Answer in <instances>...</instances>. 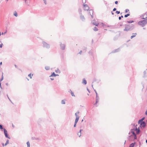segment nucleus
<instances>
[{
  "mask_svg": "<svg viewBox=\"0 0 147 147\" xmlns=\"http://www.w3.org/2000/svg\"><path fill=\"white\" fill-rule=\"evenodd\" d=\"M140 124V127L141 128H144L146 126V123L145 121H143Z\"/></svg>",
  "mask_w": 147,
  "mask_h": 147,
  "instance_id": "nucleus-5",
  "label": "nucleus"
},
{
  "mask_svg": "<svg viewBox=\"0 0 147 147\" xmlns=\"http://www.w3.org/2000/svg\"><path fill=\"white\" fill-rule=\"evenodd\" d=\"M78 12L80 15L82 14V9H78Z\"/></svg>",
  "mask_w": 147,
  "mask_h": 147,
  "instance_id": "nucleus-27",
  "label": "nucleus"
},
{
  "mask_svg": "<svg viewBox=\"0 0 147 147\" xmlns=\"http://www.w3.org/2000/svg\"><path fill=\"white\" fill-rule=\"evenodd\" d=\"M96 101L95 103L94 104V105H96L99 102V97L98 96V94H97V95H96Z\"/></svg>",
  "mask_w": 147,
  "mask_h": 147,
  "instance_id": "nucleus-11",
  "label": "nucleus"
},
{
  "mask_svg": "<svg viewBox=\"0 0 147 147\" xmlns=\"http://www.w3.org/2000/svg\"><path fill=\"white\" fill-rule=\"evenodd\" d=\"M42 44L43 45L42 47L44 48H46L47 49H49L50 47V45L45 41H42Z\"/></svg>",
  "mask_w": 147,
  "mask_h": 147,
  "instance_id": "nucleus-4",
  "label": "nucleus"
},
{
  "mask_svg": "<svg viewBox=\"0 0 147 147\" xmlns=\"http://www.w3.org/2000/svg\"><path fill=\"white\" fill-rule=\"evenodd\" d=\"M28 76L30 78V79L32 78V75H31V74H29L28 75Z\"/></svg>",
  "mask_w": 147,
  "mask_h": 147,
  "instance_id": "nucleus-41",
  "label": "nucleus"
},
{
  "mask_svg": "<svg viewBox=\"0 0 147 147\" xmlns=\"http://www.w3.org/2000/svg\"><path fill=\"white\" fill-rule=\"evenodd\" d=\"M144 78L147 77V76L146 75V71H144Z\"/></svg>",
  "mask_w": 147,
  "mask_h": 147,
  "instance_id": "nucleus-28",
  "label": "nucleus"
},
{
  "mask_svg": "<svg viewBox=\"0 0 147 147\" xmlns=\"http://www.w3.org/2000/svg\"><path fill=\"white\" fill-rule=\"evenodd\" d=\"M136 143V142H134V143H131L130 144L129 147H134V145Z\"/></svg>",
  "mask_w": 147,
  "mask_h": 147,
  "instance_id": "nucleus-18",
  "label": "nucleus"
},
{
  "mask_svg": "<svg viewBox=\"0 0 147 147\" xmlns=\"http://www.w3.org/2000/svg\"><path fill=\"white\" fill-rule=\"evenodd\" d=\"M135 34V35H133L131 36L130 37L131 39H132L133 38L135 37L136 36V35H137V34L136 33H135V34Z\"/></svg>",
  "mask_w": 147,
  "mask_h": 147,
  "instance_id": "nucleus-21",
  "label": "nucleus"
},
{
  "mask_svg": "<svg viewBox=\"0 0 147 147\" xmlns=\"http://www.w3.org/2000/svg\"><path fill=\"white\" fill-rule=\"evenodd\" d=\"M80 18L83 21H84L85 20V18L84 17V16H83L82 15V14L81 15H80Z\"/></svg>",
  "mask_w": 147,
  "mask_h": 147,
  "instance_id": "nucleus-15",
  "label": "nucleus"
},
{
  "mask_svg": "<svg viewBox=\"0 0 147 147\" xmlns=\"http://www.w3.org/2000/svg\"><path fill=\"white\" fill-rule=\"evenodd\" d=\"M145 16V13H144L141 16V18L143 19H146V18H145V17H144Z\"/></svg>",
  "mask_w": 147,
  "mask_h": 147,
  "instance_id": "nucleus-24",
  "label": "nucleus"
},
{
  "mask_svg": "<svg viewBox=\"0 0 147 147\" xmlns=\"http://www.w3.org/2000/svg\"><path fill=\"white\" fill-rule=\"evenodd\" d=\"M44 1V3H45V4H47V1H46V0H43Z\"/></svg>",
  "mask_w": 147,
  "mask_h": 147,
  "instance_id": "nucleus-49",
  "label": "nucleus"
},
{
  "mask_svg": "<svg viewBox=\"0 0 147 147\" xmlns=\"http://www.w3.org/2000/svg\"><path fill=\"white\" fill-rule=\"evenodd\" d=\"M79 118H78V117H76V119H75V123H77V122H78V121Z\"/></svg>",
  "mask_w": 147,
  "mask_h": 147,
  "instance_id": "nucleus-23",
  "label": "nucleus"
},
{
  "mask_svg": "<svg viewBox=\"0 0 147 147\" xmlns=\"http://www.w3.org/2000/svg\"><path fill=\"white\" fill-rule=\"evenodd\" d=\"M116 9H117L116 8H114L113 9V11H116Z\"/></svg>",
  "mask_w": 147,
  "mask_h": 147,
  "instance_id": "nucleus-53",
  "label": "nucleus"
},
{
  "mask_svg": "<svg viewBox=\"0 0 147 147\" xmlns=\"http://www.w3.org/2000/svg\"><path fill=\"white\" fill-rule=\"evenodd\" d=\"M3 131L5 137L9 139H10V138L8 136L7 130L5 128H4Z\"/></svg>",
  "mask_w": 147,
  "mask_h": 147,
  "instance_id": "nucleus-6",
  "label": "nucleus"
},
{
  "mask_svg": "<svg viewBox=\"0 0 147 147\" xmlns=\"http://www.w3.org/2000/svg\"><path fill=\"white\" fill-rule=\"evenodd\" d=\"M94 92H95L96 93V95H97V94H98L97 92L94 89Z\"/></svg>",
  "mask_w": 147,
  "mask_h": 147,
  "instance_id": "nucleus-50",
  "label": "nucleus"
},
{
  "mask_svg": "<svg viewBox=\"0 0 147 147\" xmlns=\"http://www.w3.org/2000/svg\"><path fill=\"white\" fill-rule=\"evenodd\" d=\"M13 15L16 17H17L18 16V14L16 11H14Z\"/></svg>",
  "mask_w": 147,
  "mask_h": 147,
  "instance_id": "nucleus-35",
  "label": "nucleus"
},
{
  "mask_svg": "<svg viewBox=\"0 0 147 147\" xmlns=\"http://www.w3.org/2000/svg\"><path fill=\"white\" fill-rule=\"evenodd\" d=\"M130 15V14H129V13H128V14H125L124 15V17L125 18H127V17L128 16H129Z\"/></svg>",
  "mask_w": 147,
  "mask_h": 147,
  "instance_id": "nucleus-38",
  "label": "nucleus"
},
{
  "mask_svg": "<svg viewBox=\"0 0 147 147\" xmlns=\"http://www.w3.org/2000/svg\"><path fill=\"white\" fill-rule=\"evenodd\" d=\"M89 53L91 55H93V52L92 50H90L89 52Z\"/></svg>",
  "mask_w": 147,
  "mask_h": 147,
  "instance_id": "nucleus-29",
  "label": "nucleus"
},
{
  "mask_svg": "<svg viewBox=\"0 0 147 147\" xmlns=\"http://www.w3.org/2000/svg\"><path fill=\"white\" fill-rule=\"evenodd\" d=\"M125 28L123 30L124 31H130L135 28V26L133 24H125L124 25Z\"/></svg>",
  "mask_w": 147,
  "mask_h": 147,
  "instance_id": "nucleus-1",
  "label": "nucleus"
},
{
  "mask_svg": "<svg viewBox=\"0 0 147 147\" xmlns=\"http://www.w3.org/2000/svg\"><path fill=\"white\" fill-rule=\"evenodd\" d=\"M50 79H51V80H54V78H50Z\"/></svg>",
  "mask_w": 147,
  "mask_h": 147,
  "instance_id": "nucleus-62",
  "label": "nucleus"
},
{
  "mask_svg": "<svg viewBox=\"0 0 147 147\" xmlns=\"http://www.w3.org/2000/svg\"><path fill=\"white\" fill-rule=\"evenodd\" d=\"M87 48L86 47H84L83 49V51L84 52H86Z\"/></svg>",
  "mask_w": 147,
  "mask_h": 147,
  "instance_id": "nucleus-36",
  "label": "nucleus"
},
{
  "mask_svg": "<svg viewBox=\"0 0 147 147\" xmlns=\"http://www.w3.org/2000/svg\"><path fill=\"white\" fill-rule=\"evenodd\" d=\"M31 139L32 140H37L39 139V138H35L34 137H32L31 138Z\"/></svg>",
  "mask_w": 147,
  "mask_h": 147,
  "instance_id": "nucleus-31",
  "label": "nucleus"
},
{
  "mask_svg": "<svg viewBox=\"0 0 147 147\" xmlns=\"http://www.w3.org/2000/svg\"><path fill=\"white\" fill-rule=\"evenodd\" d=\"M125 12L126 13H127L128 11H129V10L128 9H125Z\"/></svg>",
  "mask_w": 147,
  "mask_h": 147,
  "instance_id": "nucleus-47",
  "label": "nucleus"
},
{
  "mask_svg": "<svg viewBox=\"0 0 147 147\" xmlns=\"http://www.w3.org/2000/svg\"><path fill=\"white\" fill-rule=\"evenodd\" d=\"M93 30H94V31H96L98 30V29L96 27H95L94 28Z\"/></svg>",
  "mask_w": 147,
  "mask_h": 147,
  "instance_id": "nucleus-34",
  "label": "nucleus"
},
{
  "mask_svg": "<svg viewBox=\"0 0 147 147\" xmlns=\"http://www.w3.org/2000/svg\"><path fill=\"white\" fill-rule=\"evenodd\" d=\"M137 125H136L135 126V127H136V135L139 134L141 132V131L140 129L139 128V127L138 128H137Z\"/></svg>",
  "mask_w": 147,
  "mask_h": 147,
  "instance_id": "nucleus-9",
  "label": "nucleus"
},
{
  "mask_svg": "<svg viewBox=\"0 0 147 147\" xmlns=\"http://www.w3.org/2000/svg\"><path fill=\"white\" fill-rule=\"evenodd\" d=\"M115 4H118V1H115Z\"/></svg>",
  "mask_w": 147,
  "mask_h": 147,
  "instance_id": "nucleus-54",
  "label": "nucleus"
},
{
  "mask_svg": "<svg viewBox=\"0 0 147 147\" xmlns=\"http://www.w3.org/2000/svg\"><path fill=\"white\" fill-rule=\"evenodd\" d=\"M2 62H0V65H2Z\"/></svg>",
  "mask_w": 147,
  "mask_h": 147,
  "instance_id": "nucleus-64",
  "label": "nucleus"
},
{
  "mask_svg": "<svg viewBox=\"0 0 147 147\" xmlns=\"http://www.w3.org/2000/svg\"><path fill=\"white\" fill-rule=\"evenodd\" d=\"M89 13L90 14V15L91 16V17L92 18H93V11L92 10L90 9L89 10Z\"/></svg>",
  "mask_w": 147,
  "mask_h": 147,
  "instance_id": "nucleus-12",
  "label": "nucleus"
},
{
  "mask_svg": "<svg viewBox=\"0 0 147 147\" xmlns=\"http://www.w3.org/2000/svg\"><path fill=\"white\" fill-rule=\"evenodd\" d=\"M55 72L57 73H60V71L58 68H57V70H55Z\"/></svg>",
  "mask_w": 147,
  "mask_h": 147,
  "instance_id": "nucleus-22",
  "label": "nucleus"
},
{
  "mask_svg": "<svg viewBox=\"0 0 147 147\" xmlns=\"http://www.w3.org/2000/svg\"><path fill=\"white\" fill-rule=\"evenodd\" d=\"M61 103L62 104H65V101L64 100H62L61 101Z\"/></svg>",
  "mask_w": 147,
  "mask_h": 147,
  "instance_id": "nucleus-37",
  "label": "nucleus"
},
{
  "mask_svg": "<svg viewBox=\"0 0 147 147\" xmlns=\"http://www.w3.org/2000/svg\"><path fill=\"white\" fill-rule=\"evenodd\" d=\"M78 136H79V137H80L81 135V133H80L79 132H78Z\"/></svg>",
  "mask_w": 147,
  "mask_h": 147,
  "instance_id": "nucleus-46",
  "label": "nucleus"
},
{
  "mask_svg": "<svg viewBox=\"0 0 147 147\" xmlns=\"http://www.w3.org/2000/svg\"><path fill=\"white\" fill-rule=\"evenodd\" d=\"M9 140H7L6 141V142L5 144V146H6L9 143Z\"/></svg>",
  "mask_w": 147,
  "mask_h": 147,
  "instance_id": "nucleus-30",
  "label": "nucleus"
},
{
  "mask_svg": "<svg viewBox=\"0 0 147 147\" xmlns=\"http://www.w3.org/2000/svg\"><path fill=\"white\" fill-rule=\"evenodd\" d=\"M96 79L94 78L93 79V82H92V83H93L94 82H96Z\"/></svg>",
  "mask_w": 147,
  "mask_h": 147,
  "instance_id": "nucleus-45",
  "label": "nucleus"
},
{
  "mask_svg": "<svg viewBox=\"0 0 147 147\" xmlns=\"http://www.w3.org/2000/svg\"><path fill=\"white\" fill-rule=\"evenodd\" d=\"M82 130H83L82 129H80V132H79L80 133H81V131H82Z\"/></svg>",
  "mask_w": 147,
  "mask_h": 147,
  "instance_id": "nucleus-59",
  "label": "nucleus"
},
{
  "mask_svg": "<svg viewBox=\"0 0 147 147\" xmlns=\"http://www.w3.org/2000/svg\"><path fill=\"white\" fill-rule=\"evenodd\" d=\"M92 23L93 24V25H95L96 26H98V23H96V22H94V20L92 22Z\"/></svg>",
  "mask_w": 147,
  "mask_h": 147,
  "instance_id": "nucleus-19",
  "label": "nucleus"
},
{
  "mask_svg": "<svg viewBox=\"0 0 147 147\" xmlns=\"http://www.w3.org/2000/svg\"><path fill=\"white\" fill-rule=\"evenodd\" d=\"M135 128H133L131 129L130 130V131H129V134L130 133L133 134V135H135L136 134L135 133V131H136V127H135Z\"/></svg>",
  "mask_w": 147,
  "mask_h": 147,
  "instance_id": "nucleus-7",
  "label": "nucleus"
},
{
  "mask_svg": "<svg viewBox=\"0 0 147 147\" xmlns=\"http://www.w3.org/2000/svg\"><path fill=\"white\" fill-rule=\"evenodd\" d=\"M128 139L129 141H134L135 142V140L137 139L136 134L133 135L132 134L128 136Z\"/></svg>",
  "mask_w": 147,
  "mask_h": 147,
  "instance_id": "nucleus-2",
  "label": "nucleus"
},
{
  "mask_svg": "<svg viewBox=\"0 0 147 147\" xmlns=\"http://www.w3.org/2000/svg\"><path fill=\"white\" fill-rule=\"evenodd\" d=\"M145 117H143L142 118V119L144 120L145 119Z\"/></svg>",
  "mask_w": 147,
  "mask_h": 147,
  "instance_id": "nucleus-58",
  "label": "nucleus"
},
{
  "mask_svg": "<svg viewBox=\"0 0 147 147\" xmlns=\"http://www.w3.org/2000/svg\"><path fill=\"white\" fill-rule=\"evenodd\" d=\"M45 69L47 70H48L49 69L50 67L49 66H47L45 67Z\"/></svg>",
  "mask_w": 147,
  "mask_h": 147,
  "instance_id": "nucleus-26",
  "label": "nucleus"
},
{
  "mask_svg": "<svg viewBox=\"0 0 147 147\" xmlns=\"http://www.w3.org/2000/svg\"><path fill=\"white\" fill-rule=\"evenodd\" d=\"M82 83L84 84V85H86L87 84V81L85 78H84L83 79V81L82 82Z\"/></svg>",
  "mask_w": 147,
  "mask_h": 147,
  "instance_id": "nucleus-16",
  "label": "nucleus"
},
{
  "mask_svg": "<svg viewBox=\"0 0 147 147\" xmlns=\"http://www.w3.org/2000/svg\"><path fill=\"white\" fill-rule=\"evenodd\" d=\"M145 15L146 16V17H145V18H146V19H147V13H145Z\"/></svg>",
  "mask_w": 147,
  "mask_h": 147,
  "instance_id": "nucleus-48",
  "label": "nucleus"
},
{
  "mask_svg": "<svg viewBox=\"0 0 147 147\" xmlns=\"http://www.w3.org/2000/svg\"><path fill=\"white\" fill-rule=\"evenodd\" d=\"M2 75L1 78V79L0 80V83H1V81H2L3 80V73H2Z\"/></svg>",
  "mask_w": 147,
  "mask_h": 147,
  "instance_id": "nucleus-25",
  "label": "nucleus"
},
{
  "mask_svg": "<svg viewBox=\"0 0 147 147\" xmlns=\"http://www.w3.org/2000/svg\"><path fill=\"white\" fill-rule=\"evenodd\" d=\"M61 49L62 50H64L65 47V44H62L61 42H60Z\"/></svg>",
  "mask_w": 147,
  "mask_h": 147,
  "instance_id": "nucleus-8",
  "label": "nucleus"
},
{
  "mask_svg": "<svg viewBox=\"0 0 147 147\" xmlns=\"http://www.w3.org/2000/svg\"><path fill=\"white\" fill-rule=\"evenodd\" d=\"M82 1L83 3L84 4V3H85L86 2V0H82Z\"/></svg>",
  "mask_w": 147,
  "mask_h": 147,
  "instance_id": "nucleus-43",
  "label": "nucleus"
},
{
  "mask_svg": "<svg viewBox=\"0 0 147 147\" xmlns=\"http://www.w3.org/2000/svg\"><path fill=\"white\" fill-rule=\"evenodd\" d=\"M3 45V44L2 43L1 44H0V47L1 48H2Z\"/></svg>",
  "mask_w": 147,
  "mask_h": 147,
  "instance_id": "nucleus-52",
  "label": "nucleus"
},
{
  "mask_svg": "<svg viewBox=\"0 0 147 147\" xmlns=\"http://www.w3.org/2000/svg\"><path fill=\"white\" fill-rule=\"evenodd\" d=\"M123 16H119V20H121V18H123Z\"/></svg>",
  "mask_w": 147,
  "mask_h": 147,
  "instance_id": "nucleus-42",
  "label": "nucleus"
},
{
  "mask_svg": "<svg viewBox=\"0 0 147 147\" xmlns=\"http://www.w3.org/2000/svg\"><path fill=\"white\" fill-rule=\"evenodd\" d=\"M87 90L88 91V92L89 93H90V91H89V89H88V88H87Z\"/></svg>",
  "mask_w": 147,
  "mask_h": 147,
  "instance_id": "nucleus-60",
  "label": "nucleus"
},
{
  "mask_svg": "<svg viewBox=\"0 0 147 147\" xmlns=\"http://www.w3.org/2000/svg\"><path fill=\"white\" fill-rule=\"evenodd\" d=\"M75 116H76V117H78V118H79V116L77 115V113H75Z\"/></svg>",
  "mask_w": 147,
  "mask_h": 147,
  "instance_id": "nucleus-40",
  "label": "nucleus"
},
{
  "mask_svg": "<svg viewBox=\"0 0 147 147\" xmlns=\"http://www.w3.org/2000/svg\"><path fill=\"white\" fill-rule=\"evenodd\" d=\"M0 87L1 89H2V88L1 86V83H0Z\"/></svg>",
  "mask_w": 147,
  "mask_h": 147,
  "instance_id": "nucleus-55",
  "label": "nucleus"
},
{
  "mask_svg": "<svg viewBox=\"0 0 147 147\" xmlns=\"http://www.w3.org/2000/svg\"><path fill=\"white\" fill-rule=\"evenodd\" d=\"M77 123H74V127H76Z\"/></svg>",
  "mask_w": 147,
  "mask_h": 147,
  "instance_id": "nucleus-51",
  "label": "nucleus"
},
{
  "mask_svg": "<svg viewBox=\"0 0 147 147\" xmlns=\"http://www.w3.org/2000/svg\"><path fill=\"white\" fill-rule=\"evenodd\" d=\"M0 129L2 131V129L3 130L4 129V128H3V125L1 124H0Z\"/></svg>",
  "mask_w": 147,
  "mask_h": 147,
  "instance_id": "nucleus-32",
  "label": "nucleus"
},
{
  "mask_svg": "<svg viewBox=\"0 0 147 147\" xmlns=\"http://www.w3.org/2000/svg\"><path fill=\"white\" fill-rule=\"evenodd\" d=\"M134 22V21L133 20H129L127 21L126 22L128 23H132Z\"/></svg>",
  "mask_w": 147,
  "mask_h": 147,
  "instance_id": "nucleus-20",
  "label": "nucleus"
},
{
  "mask_svg": "<svg viewBox=\"0 0 147 147\" xmlns=\"http://www.w3.org/2000/svg\"><path fill=\"white\" fill-rule=\"evenodd\" d=\"M82 51H80V52L79 53L80 54H81L82 53Z\"/></svg>",
  "mask_w": 147,
  "mask_h": 147,
  "instance_id": "nucleus-56",
  "label": "nucleus"
},
{
  "mask_svg": "<svg viewBox=\"0 0 147 147\" xmlns=\"http://www.w3.org/2000/svg\"><path fill=\"white\" fill-rule=\"evenodd\" d=\"M68 92L69 93H71V96H75V95L74 94V93L72 92V91L71 90V89H70L68 91Z\"/></svg>",
  "mask_w": 147,
  "mask_h": 147,
  "instance_id": "nucleus-17",
  "label": "nucleus"
},
{
  "mask_svg": "<svg viewBox=\"0 0 147 147\" xmlns=\"http://www.w3.org/2000/svg\"><path fill=\"white\" fill-rule=\"evenodd\" d=\"M76 113H77V114H79L80 113V112L79 111H78Z\"/></svg>",
  "mask_w": 147,
  "mask_h": 147,
  "instance_id": "nucleus-63",
  "label": "nucleus"
},
{
  "mask_svg": "<svg viewBox=\"0 0 147 147\" xmlns=\"http://www.w3.org/2000/svg\"><path fill=\"white\" fill-rule=\"evenodd\" d=\"M5 85L7 86H8V83H7L5 84Z\"/></svg>",
  "mask_w": 147,
  "mask_h": 147,
  "instance_id": "nucleus-61",
  "label": "nucleus"
},
{
  "mask_svg": "<svg viewBox=\"0 0 147 147\" xmlns=\"http://www.w3.org/2000/svg\"><path fill=\"white\" fill-rule=\"evenodd\" d=\"M142 121L140 119L138 121V124H140L141 123V122H142Z\"/></svg>",
  "mask_w": 147,
  "mask_h": 147,
  "instance_id": "nucleus-39",
  "label": "nucleus"
},
{
  "mask_svg": "<svg viewBox=\"0 0 147 147\" xmlns=\"http://www.w3.org/2000/svg\"><path fill=\"white\" fill-rule=\"evenodd\" d=\"M27 145L28 147H30V144L29 141L27 142Z\"/></svg>",
  "mask_w": 147,
  "mask_h": 147,
  "instance_id": "nucleus-33",
  "label": "nucleus"
},
{
  "mask_svg": "<svg viewBox=\"0 0 147 147\" xmlns=\"http://www.w3.org/2000/svg\"><path fill=\"white\" fill-rule=\"evenodd\" d=\"M115 13L117 14H119L120 13V11H116Z\"/></svg>",
  "mask_w": 147,
  "mask_h": 147,
  "instance_id": "nucleus-44",
  "label": "nucleus"
},
{
  "mask_svg": "<svg viewBox=\"0 0 147 147\" xmlns=\"http://www.w3.org/2000/svg\"><path fill=\"white\" fill-rule=\"evenodd\" d=\"M57 76H59V75L58 74H55V73L54 72L53 73L51 74L49 76V77H56Z\"/></svg>",
  "mask_w": 147,
  "mask_h": 147,
  "instance_id": "nucleus-14",
  "label": "nucleus"
},
{
  "mask_svg": "<svg viewBox=\"0 0 147 147\" xmlns=\"http://www.w3.org/2000/svg\"><path fill=\"white\" fill-rule=\"evenodd\" d=\"M84 9L85 10L88 11L89 9L88 5L87 4H84Z\"/></svg>",
  "mask_w": 147,
  "mask_h": 147,
  "instance_id": "nucleus-10",
  "label": "nucleus"
},
{
  "mask_svg": "<svg viewBox=\"0 0 147 147\" xmlns=\"http://www.w3.org/2000/svg\"><path fill=\"white\" fill-rule=\"evenodd\" d=\"M120 49L119 48L117 49H116L112 51L111 53H113L117 52L120 51Z\"/></svg>",
  "mask_w": 147,
  "mask_h": 147,
  "instance_id": "nucleus-13",
  "label": "nucleus"
},
{
  "mask_svg": "<svg viewBox=\"0 0 147 147\" xmlns=\"http://www.w3.org/2000/svg\"><path fill=\"white\" fill-rule=\"evenodd\" d=\"M147 23V19L139 21L138 23L139 25L144 27Z\"/></svg>",
  "mask_w": 147,
  "mask_h": 147,
  "instance_id": "nucleus-3",
  "label": "nucleus"
},
{
  "mask_svg": "<svg viewBox=\"0 0 147 147\" xmlns=\"http://www.w3.org/2000/svg\"><path fill=\"white\" fill-rule=\"evenodd\" d=\"M2 144L3 147H4V146H5V144H4V143H2Z\"/></svg>",
  "mask_w": 147,
  "mask_h": 147,
  "instance_id": "nucleus-57",
  "label": "nucleus"
}]
</instances>
